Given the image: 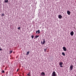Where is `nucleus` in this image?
I'll list each match as a JSON object with an SVG mask.
<instances>
[{"label": "nucleus", "mask_w": 76, "mask_h": 76, "mask_svg": "<svg viewBox=\"0 0 76 76\" xmlns=\"http://www.w3.org/2000/svg\"><path fill=\"white\" fill-rule=\"evenodd\" d=\"M56 75H56V72H55V71H53L52 73V76H56Z\"/></svg>", "instance_id": "obj_1"}, {"label": "nucleus", "mask_w": 76, "mask_h": 76, "mask_svg": "<svg viewBox=\"0 0 76 76\" xmlns=\"http://www.w3.org/2000/svg\"><path fill=\"white\" fill-rule=\"evenodd\" d=\"M63 62H61L59 63V65H60V66L61 67H63Z\"/></svg>", "instance_id": "obj_2"}, {"label": "nucleus", "mask_w": 76, "mask_h": 76, "mask_svg": "<svg viewBox=\"0 0 76 76\" xmlns=\"http://www.w3.org/2000/svg\"><path fill=\"white\" fill-rule=\"evenodd\" d=\"M70 34L71 36H73V35H74V32L73 31H71L70 33Z\"/></svg>", "instance_id": "obj_3"}, {"label": "nucleus", "mask_w": 76, "mask_h": 76, "mask_svg": "<svg viewBox=\"0 0 76 76\" xmlns=\"http://www.w3.org/2000/svg\"><path fill=\"white\" fill-rule=\"evenodd\" d=\"M63 49L64 50V51H66L67 50V49H66V47H63Z\"/></svg>", "instance_id": "obj_4"}, {"label": "nucleus", "mask_w": 76, "mask_h": 76, "mask_svg": "<svg viewBox=\"0 0 76 76\" xmlns=\"http://www.w3.org/2000/svg\"><path fill=\"white\" fill-rule=\"evenodd\" d=\"M73 65H71L70 67V69L71 70H73Z\"/></svg>", "instance_id": "obj_5"}, {"label": "nucleus", "mask_w": 76, "mask_h": 76, "mask_svg": "<svg viewBox=\"0 0 76 76\" xmlns=\"http://www.w3.org/2000/svg\"><path fill=\"white\" fill-rule=\"evenodd\" d=\"M37 33H38V34H40V31L39 30L36 31V34H37Z\"/></svg>", "instance_id": "obj_6"}, {"label": "nucleus", "mask_w": 76, "mask_h": 76, "mask_svg": "<svg viewBox=\"0 0 76 76\" xmlns=\"http://www.w3.org/2000/svg\"><path fill=\"white\" fill-rule=\"evenodd\" d=\"M43 42L42 43V44H43V45H44V44H45V39H43Z\"/></svg>", "instance_id": "obj_7"}, {"label": "nucleus", "mask_w": 76, "mask_h": 76, "mask_svg": "<svg viewBox=\"0 0 76 76\" xmlns=\"http://www.w3.org/2000/svg\"><path fill=\"white\" fill-rule=\"evenodd\" d=\"M58 18H59V19H61V18H62V16H61V15H59L58 16Z\"/></svg>", "instance_id": "obj_8"}, {"label": "nucleus", "mask_w": 76, "mask_h": 76, "mask_svg": "<svg viewBox=\"0 0 76 76\" xmlns=\"http://www.w3.org/2000/svg\"><path fill=\"white\" fill-rule=\"evenodd\" d=\"M70 11L68 10L67 11V13L69 15H70Z\"/></svg>", "instance_id": "obj_9"}, {"label": "nucleus", "mask_w": 76, "mask_h": 76, "mask_svg": "<svg viewBox=\"0 0 76 76\" xmlns=\"http://www.w3.org/2000/svg\"><path fill=\"white\" fill-rule=\"evenodd\" d=\"M41 75H43V76L45 75V73L44 72H42L41 73Z\"/></svg>", "instance_id": "obj_10"}, {"label": "nucleus", "mask_w": 76, "mask_h": 76, "mask_svg": "<svg viewBox=\"0 0 76 76\" xmlns=\"http://www.w3.org/2000/svg\"><path fill=\"white\" fill-rule=\"evenodd\" d=\"M62 55L64 56H65V53H64V52L62 53Z\"/></svg>", "instance_id": "obj_11"}, {"label": "nucleus", "mask_w": 76, "mask_h": 76, "mask_svg": "<svg viewBox=\"0 0 76 76\" xmlns=\"http://www.w3.org/2000/svg\"><path fill=\"white\" fill-rule=\"evenodd\" d=\"M5 3H8V0H5Z\"/></svg>", "instance_id": "obj_12"}, {"label": "nucleus", "mask_w": 76, "mask_h": 76, "mask_svg": "<svg viewBox=\"0 0 76 76\" xmlns=\"http://www.w3.org/2000/svg\"><path fill=\"white\" fill-rule=\"evenodd\" d=\"M12 52H13V51L12 50H10V54H11V53H12Z\"/></svg>", "instance_id": "obj_13"}, {"label": "nucleus", "mask_w": 76, "mask_h": 76, "mask_svg": "<svg viewBox=\"0 0 76 76\" xmlns=\"http://www.w3.org/2000/svg\"><path fill=\"white\" fill-rule=\"evenodd\" d=\"M29 52H30L29 51L27 52V55H28V54H29Z\"/></svg>", "instance_id": "obj_14"}, {"label": "nucleus", "mask_w": 76, "mask_h": 76, "mask_svg": "<svg viewBox=\"0 0 76 76\" xmlns=\"http://www.w3.org/2000/svg\"><path fill=\"white\" fill-rule=\"evenodd\" d=\"M39 37V36H35V37L36 38H38Z\"/></svg>", "instance_id": "obj_15"}, {"label": "nucleus", "mask_w": 76, "mask_h": 76, "mask_svg": "<svg viewBox=\"0 0 76 76\" xmlns=\"http://www.w3.org/2000/svg\"><path fill=\"white\" fill-rule=\"evenodd\" d=\"M18 29H19V30H20V27H19L18 28Z\"/></svg>", "instance_id": "obj_16"}, {"label": "nucleus", "mask_w": 76, "mask_h": 76, "mask_svg": "<svg viewBox=\"0 0 76 76\" xmlns=\"http://www.w3.org/2000/svg\"><path fill=\"white\" fill-rule=\"evenodd\" d=\"M46 51H47V49H44V51L45 52H46Z\"/></svg>", "instance_id": "obj_17"}, {"label": "nucleus", "mask_w": 76, "mask_h": 76, "mask_svg": "<svg viewBox=\"0 0 76 76\" xmlns=\"http://www.w3.org/2000/svg\"><path fill=\"white\" fill-rule=\"evenodd\" d=\"M31 37L32 39L34 38V35L31 36Z\"/></svg>", "instance_id": "obj_18"}, {"label": "nucleus", "mask_w": 76, "mask_h": 76, "mask_svg": "<svg viewBox=\"0 0 76 76\" xmlns=\"http://www.w3.org/2000/svg\"><path fill=\"white\" fill-rule=\"evenodd\" d=\"M28 76H30V73H29L27 75Z\"/></svg>", "instance_id": "obj_19"}, {"label": "nucleus", "mask_w": 76, "mask_h": 76, "mask_svg": "<svg viewBox=\"0 0 76 76\" xmlns=\"http://www.w3.org/2000/svg\"><path fill=\"white\" fill-rule=\"evenodd\" d=\"M2 16H4V14H2Z\"/></svg>", "instance_id": "obj_20"}, {"label": "nucleus", "mask_w": 76, "mask_h": 76, "mask_svg": "<svg viewBox=\"0 0 76 76\" xmlns=\"http://www.w3.org/2000/svg\"><path fill=\"white\" fill-rule=\"evenodd\" d=\"M2 73H4V70H2Z\"/></svg>", "instance_id": "obj_21"}, {"label": "nucleus", "mask_w": 76, "mask_h": 76, "mask_svg": "<svg viewBox=\"0 0 76 76\" xmlns=\"http://www.w3.org/2000/svg\"><path fill=\"white\" fill-rule=\"evenodd\" d=\"M1 50H2V49L0 48V51H1Z\"/></svg>", "instance_id": "obj_22"}, {"label": "nucleus", "mask_w": 76, "mask_h": 76, "mask_svg": "<svg viewBox=\"0 0 76 76\" xmlns=\"http://www.w3.org/2000/svg\"><path fill=\"white\" fill-rule=\"evenodd\" d=\"M18 71H19V69H18L17 70V72H18Z\"/></svg>", "instance_id": "obj_23"}, {"label": "nucleus", "mask_w": 76, "mask_h": 76, "mask_svg": "<svg viewBox=\"0 0 76 76\" xmlns=\"http://www.w3.org/2000/svg\"><path fill=\"white\" fill-rule=\"evenodd\" d=\"M13 53H15V52H13Z\"/></svg>", "instance_id": "obj_24"}, {"label": "nucleus", "mask_w": 76, "mask_h": 76, "mask_svg": "<svg viewBox=\"0 0 76 76\" xmlns=\"http://www.w3.org/2000/svg\"><path fill=\"white\" fill-rule=\"evenodd\" d=\"M42 41L41 42V43H42Z\"/></svg>", "instance_id": "obj_25"}, {"label": "nucleus", "mask_w": 76, "mask_h": 76, "mask_svg": "<svg viewBox=\"0 0 76 76\" xmlns=\"http://www.w3.org/2000/svg\"><path fill=\"white\" fill-rule=\"evenodd\" d=\"M0 48H1V47H0Z\"/></svg>", "instance_id": "obj_26"}]
</instances>
